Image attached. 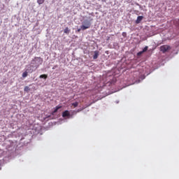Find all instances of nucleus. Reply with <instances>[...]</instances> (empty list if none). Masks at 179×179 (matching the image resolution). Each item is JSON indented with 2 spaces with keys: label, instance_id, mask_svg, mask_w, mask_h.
<instances>
[{
  "label": "nucleus",
  "instance_id": "obj_1",
  "mask_svg": "<svg viewBox=\"0 0 179 179\" xmlns=\"http://www.w3.org/2000/svg\"><path fill=\"white\" fill-rule=\"evenodd\" d=\"M43 61V59H42V57H35L34 59H33L31 63L34 65L35 70H36V69H38L39 66L42 64Z\"/></svg>",
  "mask_w": 179,
  "mask_h": 179
},
{
  "label": "nucleus",
  "instance_id": "obj_2",
  "mask_svg": "<svg viewBox=\"0 0 179 179\" xmlns=\"http://www.w3.org/2000/svg\"><path fill=\"white\" fill-rule=\"evenodd\" d=\"M90 27L91 22L90 21L85 20L83 22V25H81L80 27V29H82V31H85V29H88V28H90Z\"/></svg>",
  "mask_w": 179,
  "mask_h": 179
},
{
  "label": "nucleus",
  "instance_id": "obj_3",
  "mask_svg": "<svg viewBox=\"0 0 179 179\" xmlns=\"http://www.w3.org/2000/svg\"><path fill=\"white\" fill-rule=\"evenodd\" d=\"M171 49V47L169 45H162L160 46V50L163 53H166V52H168V50H170Z\"/></svg>",
  "mask_w": 179,
  "mask_h": 179
},
{
  "label": "nucleus",
  "instance_id": "obj_4",
  "mask_svg": "<svg viewBox=\"0 0 179 179\" xmlns=\"http://www.w3.org/2000/svg\"><path fill=\"white\" fill-rule=\"evenodd\" d=\"M35 69H36L35 66L34 64H32V60H31V64L29 66L27 71L29 73H33V71H35Z\"/></svg>",
  "mask_w": 179,
  "mask_h": 179
},
{
  "label": "nucleus",
  "instance_id": "obj_5",
  "mask_svg": "<svg viewBox=\"0 0 179 179\" xmlns=\"http://www.w3.org/2000/svg\"><path fill=\"white\" fill-rule=\"evenodd\" d=\"M142 20H143V16L138 15V17H137V20H136V24H140V22H141Z\"/></svg>",
  "mask_w": 179,
  "mask_h": 179
},
{
  "label": "nucleus",
  "instance_id": "obj_6",
  "mask_svg": "<svg viewBox=\"0 0 179 179\" xmlns=\"http://www.w3.org/2000/svg\"><path fill=\"white\" fill-rule=\"evenodd\" d=\"M63 117H66V116H70V112L69 110H64L62 113Z\"/></svg>",
  "mask_w": 179,
  "mask_h": 179
},
{
  "label": "nucleus",
  "instance_id": "obj_7",
  "mask_svg": "<svg viewBox=\"0 0 179 179\" xmlns=\"http://www.w3.org/2000/svg\"><path fill=\"white\" fill-rule=\"evenodd\" d=\"M99 55V52L97 50H96L94 52V55L93 56V59H98Z\"/></svg>",
  "mask_w": 179,
  "mask_h": 179
},
{
  "label": "nucleus",
  "instance_id": "obj_8",
  "mask_svg": "<svg viewBox=\"0 0 179 179\" xmlns=\"http://www.w3.org/2000/svg\"><path fill=\"white\" fill-rule=\"evenodd\" d=\"M60 108H62V106H57L55 108V110H53V113H56V112H57V110H59V109H60Z\"/></svg>",
  "mask_w": 179,
  "mask_h": 179
},
{
  "label": "nucleus",
  "instance_id": "obj_9",
  "mask_svg": "<svg viewBox=\"0 0 179 179\" xmlns=\"http://www.w3.org/2000/svg\"><path fill=\"white\" fill-rule=\"evenodd\" d=\"M70 31H71V30L69 29V28H68V27H66L64 29V34H69Z\"/></svg>",
  "mask_w": 179,
  "mask_h": 179
},
{
  "label": "nucleus",
  "instance_id": "obj_10",
  "mask_svg": "<svg viewBox=\"0 0 179 179\" xmlns=\"http://www.w3.org/2000/svg\"><path fill=\"white\" fill-rule=\"evenodd\" d=\"M40 78H48V74H41Z\"/></svg>",
  "mask_w": 179,
  "mask_h": 179
},
{
  "label": "nucleus",
  "instance_id": "obj_11",
  "mask_svg": "<svg viewBox=\"0 0 179 179\" xmlns=\"http://www.w3.org/2000/svg\"><path fill=\"white\" fill-rule=\"evenodd\" d=\"M72 105L74 106V108H76L77 106H78L79 102L78 101L73 102Z\"/></svg>",
  "mask_w": 179,
  "mask_h": 179
},
{
  "label": "nucleus",
  "instance_id": "obj_12",
  "mask_svg": "<svg viewBox=\"0 0 179 179\" xmlns=\"http://www.w3.org/2000/svg\"><path fill=\"white\" fill-rule=\"evenodd\" d=\"M37 3L39 5L43 4V3H45V0H37Z\"/></svg>",
  "mask_w": 179,
  "mask_h": 179
},
{
  "label": "nucleus",
  "instance_id": "obj_13",
  "mask_svg": "<svg viewBox=\"0 0 179 179\" xmlns=\"http://www.w3.org/2000/svg\"><path fill=\"white\" fill-rule=\"evenodd\" d=\"M28 76V71H24V73H22V77L24 78L25 77H27Z\"/></svg>",
  "mask_w": 179,
  "mask_h": 179
},
{
  "label": "nucleus",
  "instance_id": "obj_14",
  "mask_svg": "<svg viewBox=\"0 0 179 179\" xmlns=\"http://www.w3.org/2000/svg\"><path fill=\"white\" fill-rule=\"evenodd\" d=\"M148 49V46H145V48L143 49V53H144L145 52H147Z\"/></svg>",
  "mask_w": 179,
  "mask_h": 179
},
{
  "label": "nucleus",
  "instance_id": "obj_15",
  "mask_svg": "<svg viewBox=\"0 0 179 179\" xmlns=\"http://www.w3.org/2000/svg\"><path fill=\"white\" fill-rule=\"evenodd\" d=\"M29 90H30V88L27 85L26 87H24V91L29 92Z\"/></svg>",
  "mask_w": 179,
  "mask_h": 179
},
{
  "label": "nucleus",
  "instance_id": "obj_16",
  "mask_svg": "<svg viewBox=\"0 0 179 179\" xmlns=\"http://www.w3.org/2000/svg\"><path fill=\"white\" fill-rule=\"evenodd\" d=\"M143 50H141V52H138L137 55L138 56H141V55H143Z\"/></svg>",
  "mask_w": 179,
  "mask_h": 179
},
{
  "label": "nucleus",
  "instance_id": "obj_17",
  "mask_svg": "<svg viewBox=\"0 0 179 179\" xmlns=\"http://www.w3.org/2000/svg\"><path fill=\"white\" fill-rule=\"evenodd\" d=\"M122 36L126 37L127 36V32H122Z\"/></svg>",
  "mask_w": 179,
  "mask_h": 179
},
{
  "label": "nucleus",
  "instance_id": "obj_18",
  "mask_svg": "<svg viewBox=\"0 0 179 179\" xmlns=\"http://www.w3.org/2000/svg\"><path fill=\"white\" fill-rule=\"evenodd\" d=\"M80 31H81V29H78V32H80Z\"/></svg>",
  "mask_w": 179,
  "mask_h": 179
}]
</instances>
